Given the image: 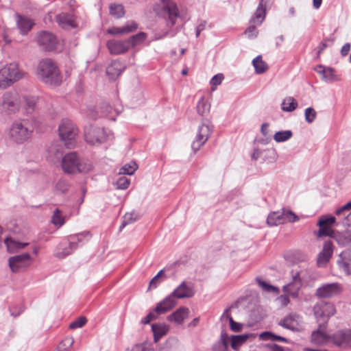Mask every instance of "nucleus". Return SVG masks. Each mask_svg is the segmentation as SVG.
<instances>
[{
  "label": "nucleus",
  "mask_w": 351,
  "mask_h": 351,
  "mask_svg": "<svg viewBox=\"0 0 351 351\" xmlns=\"http://www.w3.org/2000/svg\"><path fill=\"white\" fill-rule=\"evenodd\" d=\"M137 28L138 24L135 21H129L122 27H112L108 28L106 32L112 36H122L132 33Z\"/></svg>",
  "instance_id": "obj_21"
},
{
  "label": "nucleus",
  "mask_w": 351,
  "mask_h": 351,
  "mask_svg": "<svg viewBox=\"0 0 351 351\" xmlns=\"http://www.w3.org/2000/svg\"><path fill=\"white\" fill-rule=\"evenodd\" d=\"M60 156V150L56 146L52 145L51 147H50L49 148L47 158L50 162H56V160L59 159Z\"/></svg>",
  "instance_id": "obj_50"
},
{
  "label": "nucleus",
  "mask_w": 351,
  "mask_h": 351,
  "mask_svg": "<svg viewBox=\"0 0 351 351\" xmlns=\"http://www.w3.org/2000/svg\"><path fill=\"white\" fill-rule=\"evenodd\" d=\"M315 71L322 75L323 79L326 81L332 82L336 80L335 71L330 67H324L322 65H319Z\"/></svg>",
  "instance_id": "obj_36"
},
{
  "label": "nucleus",
  "mask_w": 351,
  "mask_h": 351,
  "mask_svg": "<svg viewBox=\"0 0 351 351\" xmlns=\"http://www.w3.org/2000/svg\"><path fill=\"white\" fill-rule=\"evenodd\" d=\"M4 243L7 250L10 252H14L18 250L23 249L26 247L28 243L19 242L12 237H7L4 239Z\"/></svg>",
  "instance_id": "obj_32"
},
{
  "label": "nucleus",
  "mask_w": 351,
  "mask_h": 351,
  "mask_svg": "<svg viewBox=\"0 0 351 351\" xmlns=\"http://www.w3.org/2000/svg\"><path fill=\"white\" fill-rule=\"evenodd\" d=\"M19 105L20 101L18 95L15 92H8L3 96L0 110L6 114L14 113L19 110Z\"/></svg>",
  "instance_id": "obj_10"
},
{
  "label": "nucleus",
  "mask_w": 351,
  "mask_h": 351,
  "mask_svg": "<svg viewBox=\"0 0 351 351\" xmlns=\"http://www.w3.org/2000/svg\"><path fill=\"white\" fill-rule=\"evenodd\" d=\"M339 208L337 209L335 211V214L339 219H341V220L342 219V222H341L343 226L349 224L350 223L349 218L351 215V213L349 211H341V212L339 213Z\"/></svg>",
  "instance_id": "obj_53"
},
{
  "label": "nucleus",
  "mask_w": 351,
  "mask_h": 351,
  "mask_svg": "<svg viewBox=\"0 0 351 351\" xmlns=\"http://www.w3.org/2000/svg\"><path fill=\"white\" fill-rule=\"evenodd\" d=\"M317 330L313 331L311 335V341L317 346L328 345L332 343V335L325 332L324 329L326 324L318 322Z\"/></svg>",
  "instance_id": "obj_14"
},
{
  "label": "nucleus",
  "mask_w": 351,
  "mask_h": 351,
  "mask_svg": "<svg viewBox=\"0 0 351 351\" xmlns=\"http://www.w3.org/2000/svg\"><path fill=\"white\" fill-rule=\"evenodd\" d=\"M116 185L119 189H126L130 185V180L125 177H121L117 181Z\"/></svg>",
  "instance_id": "obj_57"
},
{
  "label": "nucleus",
  "mask_w": 351,
  "mask_h": 351,
  "mask_svg": "<svg viewBox=\"0 0 351 351\" xmlns=\"http://www.w3.org/2000/svg\"><path fill=\"white\" fill-rule=\"evenodd\" d=\"M298 108V102L293 97L285 98L281 104V109L285 112H293Z\"/></svg>",
  "instance_id": "obj_39"
},
{
  "label": "nucleus",
  "mask_w": 351,
  "mask_h": 351,
  "mask_svg": "<svg viewBox=\"0 0 351 351\" xmlns=\"http://www.w3.org/2000/svg\"><path fill=\"white\" fill-rule=\"evenodd\" d=\"M110 13L115 18H121L124 15L123 7L121 4H111L110 5Z\"/></svg>",
  "instance_id": "obj_48"
},
{
  "label": "nucleus",
  "mask_w": 351,
  "mask_h": 351,
  "mask_svg": "<svg viewBox=\"0 0 351 351\" xmlns=\"http://www.w3.org/2000/svg\"><path fill=\"white\" fill-rule=\"evenodd\" d=\"M107 47L111 54L119 55L127 52L130 49V44L127 39H112L107 42Z\"/></svg>",
  "instance_id": "obj_19"
},
{
  "label": "nucleus",
  "mask_w": 351,
  "mask_h": 351,
  "mask_svg": "<svg viewBox=\"0 0 351 351\" xmlns=\"http://www.w3.org/2000/svg\"><path fill=\"white\" fill-rule=\"evenodd\" d=\"M210 104L202 97L197 104V113L202 116L206 115L210 112Z\"/></svg>",
  "instance_id": "obj_42"
},
{
  "label": "nucleus",
  "mask_w": 351,
  "mask_h": 351,
  "mask_svg": "<svg viewBox=\"0 0 351 351\" xmlns=\"http://www.w3.org/2000/svg\"><path fill=\"white\" fill-rule=\"evenodd\" d=\"M223 79V74H221V73L217 74L212 77V79L210 80V84H211V86H217L221 83Z\"/></svg>",
  "instance_id": "obj_62"
},
{
  "label": "nucleus",
  "mask_w": 351,
  "mask_h": 351,
  "mask_svg": "<svg viewBox=\"0 0 351 351\" xmlns=\"http://www.w3.org/2000/svg\"><path fill=\"white\" fill-rule=\"evenodd\" d=\"M137 219L138 216L134 212L126 213L123 217L122 224L120 226V230H122L126 225L134 222Z\"/></svg>",
  "instance_id": "obj_51"
},
{
  "label": "nucleus",
  "mask_w": 351,
  "mask_h": 351,
  "mask_svg": "<svg viewBox=\"0 0 351 351\" xmlns=\"http://www.w3.org/2000/svg\"><path fill=\"white\" fill-rule=\"evenodd\" d=\"M293 136L291 130L279 131L274 134V139L276 143H282L289 140Z\"/></svg>",
  "instance_id": "obj_44"
},
{
  "label": "nucleus",
  "mask_w": 351,
  "mask_h": 351,
  "mask_svg": "<svg viewBox=\"0 0 351 351\" xmlns=\"http://www.w3.org/2000/svg\"><path fill=\"white\" fill-rule=\"evenodd\" d=\"M252 64L256 73L258 74L263 73L268 69L267 64L262 60V57L261 56H257L253 60Z\"/></svg>",
  "instance_id": "obj_41"
},
{
  "label": "nucleus",
  "mask_w": 351,
  "mask_h": 351,
  "mask_svg": "<svg viewBox=\"0 0 351 351\" xmlns=\"http://www.w3.org/2000/svg\"><path fill=\"white\" fill-rule=\"evenodd\" d=\"M256 281L257 284L258 285V286L265 292H267V293L274 292V293H279V292H280V290L278 287L268 284L267 282H266L265 281L263 280L262 279H261L259 278H257L256 279Z\"/></svg>",
  "instance_id": "obj_45"
},
{
  "label": "nucleus",
  "mask_w": 351,
  "mask_h": 351,
  "mask_svg": "<svg viewBox=\"0 0 351 351\" xmlns=\"http://www.w3.org/2000/svg\"><path fill=\"white\" fill-rule=\"evenodd\" d=\"M316 114L317 113L313 108H307L304 112L306 121L308 123H313L316 117Z\"/></svg>",
  "instance_id": "obj_55"
},
{
  "label": "nucleus",
  "mask_w": 351,
  "mask_h": 351,
  "mask_svg": "<svg viewBox=\"0 0 351 351\" xmlns=\"http://www.w3.org/2000/svg\"><path fill=\"white\" fill-rule=\"evenodd\" d=\"M212 132V128L208 123H202L198 128L196 136L191 147L194 152L199 150L208 139Z\"/></svg>",
  "instance_id": "obj_13"
},
{
  "label": "nucleus",
  "mask_w": 351,
  "mask_h": 351,
  "mask_svg": "<svg viewBox=\"0 0 351 351\" xmlns=\"http://www.w3.org/2000/svg\"><path fill=\"white\" fill-rule=\"evenodd\" d=\"M100 108H101V112L102 113V114L104 116H105V117H108L109 119H111L113 121L115 120L116 117L121 111V109L113 108L108 104H103Z\"/></svg>",
  "instance_id": "obj_35"
},
{
  "label": "nucleus",
  "mask_w": 351,
  "mask_h": 351,
  "mask_svg": "<svg viewBox=\"0 0 351 351\" xmlns=\"http://www.w3.org/2000/svg\"><path fill=\"white\" fill-rule=\"evenodd\" d=\"M298 219V217L293 212L283 210L270 213L267 217V223L270 226H274L286 222H295Z\"/></svg>",
  "instance_id": "obj_8"
},
{
  "label": "nucleus",
  "mask_w": 351,
  "mask_h": 351,
  "mask_svg": "<svg viewBox=\"0 0 351 351\" xmlns=\"http://www.w3.org/2000/svg\"><path fill=\"white\" fill-rule=\"evenodd\" d=\"M346 226L348 228L335 237L338 244L342 246L351 245V223Z\"/></svg>",
  "instance_id": "obj_30"
},
{
  "label": "nucleus",
  "mask_w": 351,
  "mask_h": 351,
  "mask_svg": "<svg viewBox=\"0 0 351 351\" xmlns=\"http://www.w3.org/2000/svg\"><path fill=\"white\" fill-rule=\"evenodd\" d=\"M335 247L331 241L324 243L322 251L318 254L317 264L319 267H324L332 256Z\"/></svg>",
  "instance_id": "obj_17"
},
{
  "label": "nucleus",
  "mask_w": 351,
  "mask_h": 351,
  "mask_svg": "<svg viewBox=\"0 0 351 351\" xmlns=\"http://www.w3.org/2000/svg\"><path fill=\"white\" fill-rule=\"evenodd\" d=\"M335 221V217L332 216H325L319 219L317 225L319 226H328L332 225Z\"/></svg>",
  "instance_id": "obj_56"
},
{
  "label": "nucleus",
  "mask_w": 351,
  "mask_h": 351,
  "mask_svg": "<svg viewBox=\"0 0 351 351\" xmlns=\"http://www.w3.org/2000/svg\"><path fill=\"white\" fill-rule=\"evenodd\" d=\"M228 343V335L226 332H221L219 341L216 342L213 347V351H227Z\"/></svg>",
  "instance_id": "obj_37"
},
{
  "label": "nucleus",
  "mask_w": 351,
  "mask_h": 351,
  "mask_svg": "<svg viewBox=\"0 0 351 351\" xmlns=\"http://www.w3.org/2000/svg\"><path fill=\"white\" fill-rule=\"evenodd\" d=\"M152 329L154 336V341L157 342L162 336L166 335L169 328L165 324H152Z\"/></svg>",
  "instance_id": "obj_38"
},
{
  "label": "nucleus",
  "mask_w": 351,
  "mask_h": 351,
  "mask_svg": "<svg viewBox=\"0 0 351 351\" xmlns=\"http://www.w3.org/2000/svg\"><path fill=\"white\" fill-rule=\"evenodd\" d=\"M250 337H253V335L243 334L240 335H232L229 337V342H230L232 348L237 351L239 348Z\"/></svg>",
  "instance_id": "obj_29"
},
{
  "label": "nucleus",
  "mask_w": 351,
  "mask_h": 351,
  "mask_svg": "<svg viewBox=\"0 0 351 351\" xmlns=\"http://www.w3.org/2000/svg\"><path fill=\"white\" fill-rule=\"evenodd\" d=\"M265 351H283V349L275 343H268L265 346Z\"/></svg>",
  "instance_id": "obj_64"
},
{
  "label": "nucleus",
  "mask_w": 351,
  "mask_h": 351,
  "mask_svg": "<svg viewBox=\"0 0 351 351\" xmlns=\"http://www.w3.org/2000/svg\"><path fill=\"white\" fill-rule=\"evenodd\" d=\"M109 136L110 132L103 128L90 126L84 132L86 141L93 145L104 143Z\"/></svg>",
  "instance_id": "obj_7"
},
{
  "label": "nucleus",
  "mask_w": 351,
  "mask_h": 351,
  "mask_svg": "<svg viewBox=\"0 0 351 351\" xmlns=\"http://www.w3.org/2000/svg\"><path fill=\"white\" fill-rule=\"evenodd\" d=\"M25 102L27 106V110H33L35 104H36V99L34 97H25Z\"/></svg>",
  "instance_id": "obj_63"
},
{
  "label": "nucleus",
  "mask_w": 351,
  "mask_h": 351,
  "mask_svg": "<svg viewBox=\"0 0 351 351\" xmlns=\"http://www.w3.org/2000/svg\"><path fill=\"white\" fill-rule=\"evenodd\" d=\"M337 265L339 271L344 275H351V250H345L339 254Z\"/></svg>",
  "instance_id": "obj_18"
},
{
  "label": "nucleus",
  "mask_w": 351,
  "mask_h": 351,
  "mask_svg": "<svg viewBox=\"0 0 351 351\" xmlns=\"http://www.w3.org/2000/svg\"><path fill=\"white\" fill-rule=\"evenodd\" d=\"M24 73L16 62L4 66L0 69V87L5 88L23 77Z\"/></svg>",
  "instance_id": "obj_6"
},
{
  "label": "nucleus",
  "mask_w": 351,
  "mask_h": 351,
  "mask_svg": "<svg viewBox=\"0 0 351 351\" xmlns=\"http://www.w3.org/2000/svg\"><path fill=\"white\" fill-rule=\"evenodd\" d=\"M307 270L300 267L293 268L290 272L291 280V282L302 284L303 285L304 278L307 275Z\"/></svg>",
  "instance_id": "obj_27"
},
{
  "label": "nucleus",
  "mask_w": 351,
  "mask_h": 351,
  "mask_svg": "<svg viewBox=\"0 0 351 351\" xmlns=\"http://www.w3.org/2000/svg\"><path fill=\"white\" fill-rule=\"evenodd\" d=\"M332 343L341 348L351 347V330L345 329L339 330L332 335Z\"/></svg>",
  "instance_id": "obj_15"
},
{
  "label": "nucleus",
  "mask_w": 351,
  "mask_h": 351,
  "mask_svg": "<svg viewBox=\"0 0 351 351\" xmlns=\"http://www.w3.org/2000/svg\"><path fill=\"white\" fill-rule=\"evenodd\" d=\"M31 260V256L28 253H23L10 257L8 263L12 271L18 273L27 269L30 265Z\"/></svg>",
  "instance_id": "obj_12"
},
{
  "label": "nucleus",
  "mask_w": 351,
  "mask_h": 351,
  "mask_svg": "<svg viewBox=\"0 0 351 351\" xmlns=\"http://www.w3.org/2000/svg\"><path fill=\"white\" fill-rule=\"evenodd\" d=\"M266 8L264 0H260L258 6L251 19L250 22L254 25H260L265 18Z\"/></svg>",
  "instance_id": "obj_25"
},
{
  "label": "nucleus",
  "mask_w": 351,
  "mask_h": 351,
  "mask_svg": "<svg viewBox=\"0 0 351 351\" xmlns=\"http://www.w3.org/2000/svg\"><path fill=\"white\" fill-rule=\"evenodd\" d=\"M86 322L87 320L85 317H80L69 324V328L71 329L82 328L86 324Z\"/></svg>",
  "instance_id": "obj_54"
},
{
  "label": "nucleus",
  "mask_w": 351,
  "mask_h": 351,
  "mask_svg": "<svg viewBox=\"0 0 351 351\" xmlns=\"http://www.w3.org/2000/svg\"><path fill=\"white\" fill-rule=\"evenodd\" d=\"M124 68L119 61H113L106 68V74L110 80H114L123 71Z\"/></svg>",
  "instance_id": "obj_28"
},
{
  "label": "nucleus",
  "mask_w": 351,
  "mask_h": 351,
  "mask_svg": "<svg viewBox=\"0 0 351 351\" xmlns=\"http://www.w3.org/2000/svg\"><path fill=\"white\" fill-rule=\"evenodd\" d=\"M58 132L64 145L69 149L73 148L76 143L78 131L72 121L68 119H62L58 127Z\"/></svg>",
  "instance_id": "obj_4"
},
{
  "label": "nucleus",
  "mask_w": 351,
  "mask_h": 351,
  "mask_svg": "<svg viewBox=\"0 0 351 351\" xmlns=\"http://www.w3.org/2000/svg\"><path fill=\"white\" fill-rule=\"evenodd\" d=\"M261 338L263 340L280 341L287 342V339L281 336L276 335L270 332H265L261 335Z\"/></svg>",
  "instance_id": "obj_52"
},
{
  "label": "nucleus",
  "mask_w": 351,
  "mask_h": 351,
  "mask_svg": "<svg viewBox=\"0 0 351 351\" xmlns=\"http://www.w3.org/2000/svg\"><path fill=\"white\" fill-rule=\"evenodd\" d=\"M36 75L43 83L58 86L62 82V75L56 64L51 59H43L39 62Z\"/></svg>",
  "instance_id": "obj_1"
},
{
  "label": "nucleus",
  "mask_w": 351,
  "mask_h": 351,
  "mask_svg": "<svg viewBox=\"0 0 351 351\" xmlns=\"http://www.w3.org/2000/svg\"><path fill=\"white\" fill-rule=\"evenodd\" d=\"M33 129L27 121H16L12 124L8 136L14 142L22 143L30 138Z\"/></svg>",
  "instance_id": "obj_5"
},
{
  "label": "nucleus",
  "mask_w": 351,
  "mask_h": 351,
  "mask_svg": "<svg viewBox=\"0 0 351 351\" xmlns=\"http://www.w3.org/2000/svg\"><path fill=\"white\" fill-rule=\"evenodd\" d=\"M147 38V34L144 32H140L134 36H131L129 38L128 41H129L130 44V47H134L137 45H141L143 43Z\"/></svg>",
  "instance_id": "obj_43"
},
{
  "label": "nucleus",
  "mask_w": 351,
  "mask_h": 351,
  "mask_svg": "<svg viewBox=\"0 0 351 351\" xmlns=\"http://www.w3.org/2000/svg\"><path fill=\"white\" fill-rule=\"evenodd\" d=\"M76 249L75 245H73V247H69V241L67 243H60L55 252V256L58 258H64L65 256L71 254L72 252Z\"/></svg>",
  "instance_id": "obj_33"
},
{
  "label": "nucleus",
  "mask_w": 351,
  "mask_h": 351,
  "mask_svg": "<svg viewBox=\"0 0 351 351\" xmlns=\"http://www.w3.org/2000/svg\"><path fill=\"white\" fill-rule=\"evenodd\" d=\"M302 286V284L290 282L282 287V291L292 298H298L299 297L300 290Z\"/></svg>",
  "instance_id": "obj_31"
},
{
  "label": "nucleus",
  "mask_w": 351,
  "mask_h": 351,
  "mask_svg": "<svg viewBox=\"0 0 351 351\" xmlns=\"http://www.w3.org/2000/svg\"><path fill=\"white\" fill-rule=\"evenodd\" d=\"M289 296V295L287 293L280 295L276 298V301L280 305V306L285 307L290 303Z\"/></svg>",
  "instance_id": "obj_60"
},
{
  "label": "nucleus",
  "mask_w": 351,
  "mask_h": 351,
  "mask_svg": "<svg viewBox=\"0 0 351 351\" xmlns=\"http://www.w3.org/2000/svg\"><path fill=\"white\" fill-rule=\"evenodd\" d=\"M302 317L294 313L289 314L279 323V324L283 328L291 330H300L302 328Z\"/></svg>",
  "instance_id": "obj_20"
},
{
  "label": "nucleus",
  "mask_w": 351,
  "mask_h": 351,
  "mask_svg": "<svg viewBox=\"0 0 351 351\" xmlns=\"http://www.w3.org/2000/svg\"><path fill=\"white\" fill-rule=\"evenodd\" d=\"M153 9L158 16L167 17V25L171 27L176 24L180 16L177 5L171 0H158Z\"/></svg>",
  "instance_id": "obj_3"
},
{
  "label": "nucleus",
  "mask_w": 351,
  "mask_h": 351,
  "mask_svg": "<svg viewBox=\"0 0 351 351\" xmlns=\"http://www.w3.org/2000/svg\"><path fill=\"white\" fill-rule=\"evenodd\" d=\"M33 24L29 19L19 16L17 25L22 34H26L32 27Z\"/></svg>",
  "instance_id": "obj_40"
},
{
  "label": "nucleus",
  "mask_w": 351,
  "mask_h": 351,
  "mask_svg": "<svg viewBox=\"0 0 351 351\" xmlns=\"http://www.w3.org/2000/svg\"><path fill=\"white\" fill-rule=\"evenodd\" d=\"M56 18L57 22L62 28L70 29L77 26V22L73 14L61 13Z\"/></svg>",
  "instance_id": "obj_24"
},
{
  "label": "nucleus",
  "mask_w": 351,
  "mask_h": 351,
  "mask_svg": "<svg viewBox=\"0 0 351 351\" xmlns=\"http://www.w3.org/2000/svg\"><path fill=\"white\" fill-rule=\"evenodd\" d=\"M223 316H226L230 322V328L234 332H239L243 328V325L239 322H236L233 320L232 317L228 315V310H226L223 314Z\"/></svg>",
  "instance_id": "obj_49"
},
{
  "label": "nucleus",
  "mask_w": 351,
  "mask_h": 351,
  "mask_svg": "<svg viewBox=\"0 0 351 351\" xmlns=\"http://www.w3.org/2000/svg\"><path fill=\"white\" fill-rule=\"evenodd\" d=\"M91 235L88 232H84L80 234L71 235L69 237V247H73V245L77 246V243H84L90 239Z\"/></svg>",
  "instance_id": "obj_34"
},
{
  "label": "nucleus",
  "mask_w": 351,
  "mask_h": 351,
  "mask_svg": "<svg viewBox=\"0 0 351 351\" xmlns=\"http://www.w3.org/2000/svg\"><path fill=\"white\" fill-rule=\"evenodd\" d=\"M343 290L339 282L325 283L316 290L315 295L320 298H329L340 295Z\"/></svg>",
  "instance_id": "obj_11"
},
{
  "label": "nucleus",
  "mask_w": 351,
  "mask_h": 351,
  "mask_svg": "<svg viewBox=\"0 0 351 351\" xmlns=\"http://www.w3.org/2000/svg\"><path fill=\"white\" fill-rule=\"evenodd\" d=\"M61 167L64 172L68 174L87 173L92 169L91 164L82 160L76 152L66 154L62 159Z\"/></svg>",
  "instance_id": "obj_2"
},
{
  "label": "nucleus",
  "mask_w": 351,
  "mask_h": 351,
  "mask_svg": "<svg viewBox=\"0 0 351 351\" xmlns=\"http://www.w3.org/2000/svg\"><path fill=\"white\" fill-rule=\"evenodd\" d=\"M52 223L58 227L62 226L64 223V217L62 214V211L59 209H56L51 217Z\"/></svg>",
  "instance_id": "obj_47"
},
{
  "label": "nucleus",
  "mask_w": 351,
  "mask_h": 351,
  "mask_svg": "<svg viewBox=\"0 0 351 351\" xmlns=\"http://www.w3.org/2000/svg\"><path fill=\"white\" fill-rule=\"evenodd\" d=\"M176 300L191 298L194 295V291L191 286L186 282H182L171 294Z\"/></svg>",
  "instance_id": "obj_22"
},
{
  "label": "nucleus",
  "mask_w": 351,
  "mask_h": 351,
  "mask_svg": "<svg viewBox=\"0 0 351 351\" xmlns=\"http://www.w3.org/2000/svg\"><path fill=\"white\" fill-rule=\"evenodd\" d=\"M189 309L186 307H180L173 313L167 317V319L170 322H174L178 324H181L184 320L188 317Z\"/></svg>",
  "instance_id": "obj_26"
},
{
  "label": "nucleus",
  "mask_w": 351,
  "mask_h": 351,
  "mask_svg": "<svg viewBox=\"0 0 351 351\" xmlns=\"http://www.w3.org/2000/svg\"><path fill=\"white\" fill-rule=\"evenodd\" d=\"M38 43L43 49L53 51L56 49L58 40L55 35L49 32H40L37 38Z\"/></svg>",
  "instance_id": "obj_16"
},
{
  "label": "nucleus",
  "mask_w": 351,
  "mask_h": 351,
  "mask_svg": "<svg viewBox=\"0 0 351 351\" xmlns=\"http://www.w3.org/2000/svg\"><path fill=\"white\" fill-rule=\"evenodd\" d=\"M336 309L330 302H320L314 306V313L317 322L326 324L328 318L335 314Z\"/></svg>",
  "instance_id": "obj_9"
},
{
  "label": "nucleus",
  "mask_w": 351,
  "mask_h": 351,
  "mask_svg": "<svg viewBox=\"0 0 351 351\" xmlns=\"http://www.w3.org/2000/svg\"><path fill=\"white\" fill-rule=\"evenodd\" d=\"M245 34L249 38H254L257 36L258 31L254 25H250L245 32Z\"/></svg>",
  "instance_id": "obj_61"
},
{
  "label": "nucleus",
  "mask_w": 351,
  "mask_h": 351,
  "mask_svg": "<svg viewBox=\"0 0 351 351\" xmlns=\"http://www.w3.org/2000/svg\"><path fill=\"white\" fill-rule=\"evenodd\" d=\"M69 189V184L64 180H60L56 184V190L60 193H65Z\"/></svg>",
  "instance_id": "obj_58"
},
{
  "label": "nucleus",
  "mask_w": 351,
  "mask_h": 351,
  "mask_svg": "<svg viewBox=\"0 0 351 351\" xmlns=\"http://www.w3.org/2000/svg\"><path fill=\"white\" fill-rule=\"evenodd\" d=\"M176 305V300L169 295L157 304L154 311L158 315L163 314L171 311Z\"/></svg>",
  "instance_id": "obj_23"
},
{
  "label": "nucleus",
  "mask_w": 351,
  "mask_h": 351,
  "mask_svg": "<svg viewBox=\"0 0 351 351\" xmlns=\"http://www.w3.org/2000/svg\"><path fill=\"white\" fill-rule=\"evenodd\" d=\"M138 168L137 165L134 162H131L123 166L119 172L120 175H132Z\"/></svg>",
  "instance_id": "obj_46"
},
{
  "label": "nucleus",
  "mask_w": 351,
  "mask_h": 351,
  "mask_svg": "<svg viewBox=\"0 0 351 351\" xmlns=\"http://www.w3.org/2000/svg\"><path fill=\"white\" fill-rule=\"evenodd\" d=\"M332 234H333V230L330 227L324 226H319L317 236L318 237H322V236L331 237Z\"/></svg>",
  "instance_id": "obj_59"
}]
</instances>
